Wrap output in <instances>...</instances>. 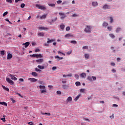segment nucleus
Wrapping results in <instances>:
<instances>
[{
  "label": "nucleus",
  "instance_id": "f257e3e1",
  "mask_svg": "<svg viewBox=\"0 0 125 125\" xmlns=\"http://www.w3.org/2000/svg\"><path fill=\"white\" fill-rule=\"evenodd\" d=\"M39 88L40 89V91L41 93H47V91H46V88L44 85H40Z\"/></svg>",
  "mask_w": 125,
  "mask_h": 125
},
{
  "label": "nucleus",
  "instance_id": "f03ea898",
  "mask_svg": "<svg viewBox=\"0 0 125 125\" xmlns=\"http://www.w3.org/2000/svg\"><path fill=\"white\" fill-rule=\"evenodd\" d=\"M84 32L87 33V34H90L91 33V26L90 25H86L84 30Z\"/></svg>",
  "mask_w": 125,
  "mask_h": 125
},
{
  "label": "nucleus",
  "instance_id": "7ed1b4c3",
  "mask_svg": "<svg viewBox=\"0 0 125 125\" xmlns=\"http://www.w3.org/2000/svg\"><path fill=\"white\" fill-rule=\"evenodd\" d=\"M55 40L54 39H50L49 38H47V43H44L43 45L44 46H49V43H51L54 42Z\"/></svg>",
  "mask_w": 125,
  "mask_h": 125
},
{
  "label": "nucleus",
  "instance_id": "20e7f679",
  "mask_svg": "<svg viewBox=\"0 0 125 125\" xmlns=\"http://www.w3.org/2000/svg\"><path fill=\"white\" fill-rule=\"evenodd\" d=\"M31 57H34L35 58H42V54H34L33 55H30Z\"/></svg>",
  "mask_w": 125,
  "mask_h": 125
},
{
  "label": "nucleus",
  "instance_id": "39448f33",
  "mask_svg": "<svg viewBox=\"0 0 125 125\" xmlns=\"http://www.w3.org/2000/svg\"><path fill=\"white\" fill-rule=\"evenodd\" d=\"M36 6L38 7L39 9H41V10H45L46 9V7L44 6H42L41 5L36 4Z\"/></svg>",
  "mask_w": 125,
  "mask_h": 125
},
{
  "label": "nucleus",
  "instance_id": "423d86ee",
  "mask_svg": "<svg viewBox=\"0 0 125 125\" xmlns=\"http://www.w3.org/2000/svg\"><path fill=\"white\" fill-rule=\"evenodd\" d=\"M59 15L61 17V19L62 20H64L65 19V18L66 17V15L64 13H59Z\"/></svg>",
  "mask_w": 125,
  "mask_h": 125
},
{
  "label": "nucleus",
  "instance_id": "0eeeda50",
  "mask_svg": "<svg viewBox=\"0 0 125 125\" xmlns=\"http://www.w3.org/2000/svg\"><path fill=\"white\" fill-rule=\"evenodd\" d=\"M28 81H29L30 83H36L37 82V79L34 78H29L28 79Z\"/></svg>",
  "mask_w": 125,
  "mask_h": 125
},
{
  "label": "nucleus",
  "instance_id": "6e6552de",
  "mask_svg": "<svg viewBox=\"0 0 125 125\" xmlns=\"http://www.w3.org/2000/svg\"><path fill=\"white\" fill-rule=\"evenodd\" d=\"M6 81L7 82V83H9L12 85H13V84H14V82L10 80V79H9V78H6Z\"/></svg>",
  "mask_w": 125,
  "mask_h": 125
},
{
  "label": "nucleus",
  "instance_id": "1a4fd4ad",
  "mask_svg": "<svg viewBox=\"0 0 125 125\" xmlns=\"http://www.w3.org/2000/svg\"><path fill=\"white\" fill-rule=\"evenodd\" d=\"M92 5L94 7H96V6H98V2H97V1H93L92 2Z\"/></svg>",
  "mask_w": 125,
  "mask_h": 125
},
{
  "label": "nucleus",
  "instance_id": "9d476101",
  "mask_svg": "<svg viewBox=\"0 0 125 125\" xmlns=\"http://www.w3.org/2000/svg\"><path fill=\"white\" fill-rule=\"evenodd\" d=\"M9 76L10 77L12 80H13L14 81H17V78L15 77L14 75H12V74H10L9 75Z\"/></svg>",
  "mask_w": 125,
  "mask_h": 125
},
{
  "label": "nucleus",
  "instance_id": "9b49d317",
  "mask_svg": "<svg viewBox=\"0 0 125 125\" xmlns=\"http://www.w3.org/2000/svg\"><path fill=\"white\" fill-rule=\"evenodd\" d=\"M103 9H110V6L109 5L105 4L103 7Z\"/></svg>",
  "mask_w": 125,
  "mask_h": 125
},
{
  "label": "nucleus",
  "instance_id": "f8f14e48",
  "mask_svg": "<svg viewBox=\"0 0 125 125\" xmlns=\"http://www.w3.org/2000/svg\"><path fill=\"white\" fill-rule=\"evenodd\" d=\"M22 45H24V47L27 48L28 47V46H29V45H30V42H26L25 43H23L22 44Z\"/></svg>",
  "mask_w": 125,
  "mask_h": 125
},
{
  "label": "nucleus",
  "instance_id": "ddd939ff",
  "mask_svg": "<svg viewBox=\"0 0 125 125\" xmlns=\"http://www.w3.org/2000/svg\"><path fill=\"white\" fill-rule=\"evenodd\" d=\"M56 20H57V18H56L54 19H52L51 21H48V22L49 24H52V23H54Z\"/></svg>",
  "mask_w": 125,
  "mask_h": 125
},
{
  "label": "nucleus",
  "instance_id": "4468645a",
  "mask_svg": "<svg viewBox=\"0 0 125 125\" xmlns=\"http://www.w3.org/2000/svg\"><path fill=\"white\" fill-rule=\"evenodd\" d=\"M36 62L38 63V64H42V62H43V59H38L36 60Z\"/></svg>",
  "mask_w": 125,
  "mask_h": 125
},
{
  "label": "nucleus",
  "instance_id": "2eb2a0df",
  "mask_svg": "<svg viewBox=\"0 0 125 125\" xmlns=\"http://www.w3.org/2000/svg\"><path fill=\"white\" fill-rule=\"evenodd\" d=\"M39 30H43L44 31H46L47 30H48V28L42 26L39 27Z\"/></svg>",
  "mask_w": 125,
  "mask_h": 125
},
{
  "label": "nucleus",
  "instance_id": "dca6fc26",
  "mask_svg": "<svg viewBox=\"0 0 125 125\" xmlns=\"http://www.w3.org/2000/svg\"><path fill=\"white\" fill-rule=\"evenodd\" d=\"M11 58H12V54H11L10 53H8L7 54V59L8 60H9L11 59Z\"/></svg>",
  "mask_w": 125,
  "mask_h": 125
},
{
  "label": "nucleus",
  "instance_id": "f3484780",
  "mask_svg": "<svg viewBox=\"0 0 125 125\" xmlns=\"http://www.w3.org/2000/svg\"><path fill=\"white\" fill-rule=\"evenodd\" d=\"M73 37H74V36H73V35L70 34H66V35H65V38H73Z\"/></svg>",
  "mask_w": 125,
  "mask_h": 125
},
{
  "label": "nucleus",
  "instance_id": "a211bd4d",
  "mask_svg": "<svg viewBox=\"0 0 125 125\" xmlns=\"http://www.w3.org/2000/svg\"><path fill=\"white\" fill-rule=\"evenodd\" d=\"M81 94H79L77 96V97L74 99V101L75 102H77L78 100L80 98V97L81 96Z\"/></svg>",
  "mask_w": 125,
  "mask_h": 125
},
{
  "label": "nucleus",
  "instance_id": "6ab92c4d",
  "mask_svg": "<svg viewBox=\"0 0 125 125\" xmlns=\"http://www.w3.org/2000/svg\"><path fill=\"white\" fill-rule=\"evenodd\" d=\"M41 114L43 116L46 115V116H51V114L50 113H47L46 112L43 113L42 112H41Z\"/></svg>",
  "mask_w": 125,
  "mask_h": 125
},
{
  "label": "nucleus",
  "instance_id": "aec40b11",
  "mask_svg": "<svg viewBox=\"0 0 125 125\" xmlns=\"http://www.w3.org/2000/svg\"><path fill=\"white\" fill-rule=\"evenodd\" d=\"M62 88H63V89H67V88H68V87H69V85H62Z\"/></svg>",
  "mask_w": 125,
  "mask_h": 125
},
{
  "label": "nucleus",
  "instance_id": "412c9836",
  "mask_svg": "<svg viewBox=\"0 0 125 125\" xmlns=\"http://www.w3.org/2000/svg\"><path fill=\"white\" fill-rule=\"evenodd\" d=\"M72 100V97H68L67 99V102H71Z\"/></svg>",
  "mask_w": 125,
  "mask_h": 125
},
{
  "label": "nucleus",
  "instance_id": "4be33fe9",
  "mask_svg": "<svg viewBox=\"0 0 125 125\" xmlns=\"http://www.w3.org/2000/svg\"><path fill=\"white\" fill-rule=\"evenodd\" d=\"M38 68H39V69H40L41 70H43V69H44V66L43 65H39L38 66Z\"/></svg>",
  "mask_w": 125,
  "mask_h": 125
},
{
  "label": "nucleus",
  "instance_id": "5701e85b",
  "mask_svg": "<svg viewBox=\"0 0 125 125\" xmlns=\"http://www.w3.org/2000/svg\"><path fill=\"white\" fill-rule=\"evenodd\" d=\"M80 76L81 78H85V77H86V74L85 73H82Z\"/></svg>",
  "mask_w": 125,
  "mask_h": 125
},
{
  "label": "nucleus",
  "instance_id": "b1692460",
  "mask_svg": "<svg viewBox=\"0 0 125 125\" xmlns=\"http://www.w3.org/2000/svg\"><path fill=\"white\" fill-rule=\"evenodd\" d=\"M31 75L33 76V77H38V73L36 72H32Z\"/></svg>",
  "mask_w": 125,
  "mask_h": 125
},
{
  "label": "nucleus",
  "instance_id": "393cba45",
  "mask_svg": "<svg viewBox=\"0 0 125 125\" xmlns=\"http://www.w3.org/2000/svg\"><path fill=\"white\" fill-rule=\"evenodd\" d=\"M39 37H43L44 36V33L43 32H40L38 34Z\"/></svg>",
  "mask_w": 125,
  "mask_h": 125
},
{
  "label": "nucleus",
  "instance_id": "a878e982",
  "mask_svg": "<svg viewBox=\"0 0 125 125\" xmlns=\"http://www.w3.org/2000/svg\"><path fill=\"white\" fill-rule=\"evenodd\" d=\"M49 6H51V7H55V4L54 3H49L48 4Z\"/></svg>",
  "mask_w": 125,
  "mask_h": 125
},
{
  "label": "nucleus",
  "instance_id": "bb28decb",
  "mask_svg": "<svg viewBox=\"0 0 125 125\" xmlns=\"http://www.w3.org/2000/svg\"><path fill=\"white\" fill-rule=\"evenodd\" d=\"M46 18V15H43L42 16L40 17V19H45Z\"/></svg>",
  "mask_w": 125,
  "mask_h": 125
},
{
  "label": "nucleus",
  "instance_id": "cd10ccee",
  "mask_svg": "<svg viewBox=\"0 0 125 125\" xmlns=\"http://www.w3.org/2000/svg\"><path fill=\"white\" fill-rule=\"evenodd\" d=\"M2 87H3L4 90H6V91H9V89L8 88L5 87V86H4V85H2Z\"/></svg>",
  "mask_w": 125,
  "mask_h": 125
},
{
  "label": "nucleus",
  "instance_id": "c85d7f7f",
  "mask_svg": "<svg viewBox=\"0 0 125 125\" xmlns=\"http://www.w3.org/2000/svg\"><path fill=\"white\" fill-rule=\"evenodd\" d=\"M0 104L1 105H4V106H7V103H6L4 102H0Z\"/></svg>",
  "mask_w": 125,
  "mask_h": 125
},
{
  "label": "nucleus",
  "instance_id": "c756f323",
  "mask_svg": "<svg viewBox=\"0 0 125 125\" xmlns=\"http://www.w3.org/2000/svg\"><path fill=\"white\" fill-rule=\"evenodd\" d=\"M75 84L76 86H80L81 85V83L80 82H76Z\"/></svg>",
  "mask_w": 125,
  "mask_h": 125
},
{
  "label": "nucleus",
  "instance_id": "7c9ffc66",
  "mask_svg": "<svg viewBox=\"0 0 125 125\" xmlns=\"http://www.w3.org/2000/svg\"><path fill=\"white\" fill-rule=\"evenodd\" d=\"M60 27L61 30H63L65 28V25H64V24H61L60 25Z\"/></svg>",
  "mask_w": 125,
  "mask_h": 125
},
{
  "label": "nucleus",
  "instance_id": "2f4dec72",
  "mask_svg": "<svg viewBox=\"0 0 125 125\" xmlns=\"http://www.w3.org/2000/svg\"><path fill=\"white\" fill-rule=\"evenodd\" d=\"M55 58L56 59H59V60H62V59H63V57H60L59 56H55Z\"/></svg>",
  "mask_w": 125,
  "mask_h": 125
},
{
  "label": "nucleus",
  "instance_id": "473e14b6",
  "mask_svg": "<svg viewBox=\"0 0 125 125\" xmlns=\"http://www.w3.org/2000/svg\"><path fill=\"white\" fill-rule=\"evenodd\" d=\"M107 26H108V23L107 22H104L103 23V27H107Z\"/></svg>",
  "mask_w": 125,
  "mask_h": 125
},
{
  "label": "nucleus",
  "instance_id": "72a5a7b5",
  "mask_svg": "<svg viewBox=\"0 0 125 125\" xmlns=\"http://www.w3.org/2000/svg\"><path fill=\"white\" fill-rule=\"evenodd\" d=\"M80 92H81V93H84L85 92V89H80Z\"/></svg>",
  "mask_w": 125,
  "mask_h": 125
},
{
  "label": "nucleus",
  "instance_id": "f704fd0d",
  "mask_svg": "<svg viewBox=\"0 0 125 125\" xmlns=\"http://www.w3.org/2000/svg\"><path fill=\"white\" fill-rule=\"evenodd\" d=\"M121 30H122V29L120 27H118L116 29V33H118L120 32V31H121Z\"/></svg>",
  "mask_w": 125,
  "mask_h": 125
},
{
  "label": "nucleus",
  "instance_id": "c9c22d12",
  "mask_svg": "<svg viewBox=\"0 0 125 125\" xmlns=\"http://www.w3.org/2000/svg\"><path fill=\"white\" fill-rule=\"evenodd\" d=\"M87 80H88V81H89L90 82H92V77L88 76L87 77Z\"/></svg>",
  "mask_w": 125,
  "mask_h": 125
},
{
  "label": "nucleus",
  "instance_id": "e433bc0d",
  "mask_svg": "<svg viewBox=\"0 0 125 125\" xmlns=\"http://www.w3.org/2000/svg\"><path fill=\"white\" fill-rule=\"evenodd\" d=\"M58 54H62L64 56H65V54L64 53L61 52L60 51H58Z\"/></svg>",
  "mask_w": 125,
  "mask_h": 125
},
{
  "label": "nucleus",
  "instance_id": "4c0bfd02",
  "mask_svg": "<svg viewBox=\"0 0 125 125\" xmlns=\"http://www.w3.org/2000/svg\"><path fill=\"white\" fill-rule=\"evenodd\" d=\"M84 57L86 58V59H88V58L89 57V55L86 54L84 55Z\"/></svg>",
  "mask_w": 125,
  "mask_h": 125
},
{
  "label": "nucleus",
  "instance_id": "58836bf2",
  "mask_svg": "<svg viewBox=\"0 0 125 125\" xmlns=\"http://www.w3.org/2000/svg\"><path fill=\"white\" fill-rule=\"evenodd\" d=\"M70 42L73 44H77V42L76 41H72Z\"/></svg>",
  "mask_w": 125,
  "mask_h": 125
},
{
  "label": "nucleus",
  "instance_id": "ea45409f",
  "mask_svg": "<svg viewBox=\"0 0 125 125\" xmlns=\"http://www.w3.org/2000/svg\"><path fill=\"white\" fill-rule=\"evenodd\" d=\"M109 36L111 37L112 39H114L115 38V35H114L113 34H109Z\"/></svg>",
  "mask_w": 125,
  "mask_h": 125
},
{
  "label": "nucleus",
  "instance_id": "a19ab883",
  "mask_svg": "<svg viewBox=\"0 0 125 125\" xmlns=\"http://www.w3.org/2000/svg\"><path fill=\"white\" fill-rule=\"evenodd\" d=\"M7 14H8V12L6 11V12H4L3 14V17H4V16L7 15Z\"/></svg>",
  "mask_w": 125,
  "mask_h": 125
},
{
  "label": "nucleus",
  "instance_id": "79ce46f5",
  "mask_svg": "<svg viewBox=\"0 0 125 125\" xmlns=\"http://www.w3.org/2000/svg\"><path fill=\"white\" fill-rule=\"evenodd\" d=\"M5 21H7V22H8V23H9V24H12V22H11V21H9V20H8V19H5Z\"/></svg>",
  "mask_w": 125,
  "mask_h": 125
},
{
  "label": "nucleus",
  "instance_id": "37998d69",
  "mask_svg": "<svg viewBox=\"0 0 125 125\" xmlns=\"http://www.w3.org/2000/svg\"><path fill=\"white\" fill-rule=\"evenodd\" d=\"M0 54L2 56L4 55L5 54L4 50L0 51Z\"/></svg>",
  "mask_w": 125,
  "mask_h": 125
},
{
  "label": "nucleus",
  "instance_id": "c03bdc74",
  "mask_svg": "<svg viewBox=\"0 0 125 125\" xmlns=\"http://www.w3.org/2000/svg\"><path fill=\"white\" fill-rule=\"evenodd\" d=\"M35 70L36 71V72H42V70L38 68H35Z\"/></svg>",
  "mask_w": 125,
  "mask_h": 125
},
{
  "label": "nucleus",
  "instance_id": "a18cd8bd",
  "mask_svg": "<svg viewBox=\"0 0 125 125\" xmlns=\"http://www.w3.org/2000/svg\"><path fill=\"white\" fill-rule=\"evenodd\" d=\"M110 23H113V21H114V20L113 19V17H110Z\"/></svg>",
  "mask_w": 125,
  "mask_h": 125
},
{
  "label": "nucleus",
  "instance_id": "49530a36",
  "mask_svg": "<svg viewBox=\"0 0 125 125\" xmlns=\"http://www.w3.org/2000/svg\"><path fill=\"white\" fill-rule=\"evenodd\" d=\"M72 76H73V74H69L66 75V76L69 77V78H72Z\"/></svg>",
  "mask_w": 125,
  "mask_h": 125
},
{
  "label": "nucleus",
  "instance_id": "de8ad7c7",
  "mask_svg": "<svg viewBox=\"0 0 125 125\" xmlns=\"http://www.w3.org/2000/svg\"><path fill=\"white\" fill-rule=\"evenodd\" d=\"M21 8H24L25 7V4L22 3V4L21 5Z\"/></svg>",
  "mask_w": 125,
  "mask_h": 125
},
{
  "label": "nucleus",
  "instance_id": "09e8293b",
  "mask_svg": "<svg viewBox=\"0 0 125 125\" xmlns=\"http://www.w3.org/2000/svg\"><path fill=\"white\" fill-rule=\"evenodd\" d=\"M62 2V0H59L57 1V3H58V4H60V3H61Z\"/></svg>",
  "mask_w": 125,
  "mask_h": 125
},
{
  "label": "nucleus",
  "instance_id": "8fccbe9b",
  "mask_svg": "<svg viewBox=\"0 0 125 125\" xmlns=\"http://www.w3.org/2000/svg\"><path fill=\"white\" fill-rule=\"evenodd\" d=\"M71 53H72V51H69L66 52V54H67V55H70V54H71Z\"/></svg>",
  "mask_w": 125,
  "mask_h": 125
},
{
  "label": "nucleus",
  "instance_id": "3c124183",
  "mask_svg": "<svg viewBox=\"0 0 125 125\" xmlns=\"http://www.w3.org/2000/svg\"><path fill=\"white\" fill-rule=\"evenodd\" d=\"M57 94H58L59 95H61L62 92L60 91H57Z\"/></svg>",
  "mask_w": 125,
  "mask_h": 125
},
{
  "label": "nucleus",
  "instance_id": "603ef678",
  "mask_svg": "<svg viewBox=\"0 0 125 125\" xmlns=\"http://www.w3.org/2000/svg\"><path fill=\"white\" fill-rule=\"evenodd\" d=\"M66 31H67V32H68V31H70V26H67L66 28Z\"/></svg>",
  "mask_w": 125,
  "mask_h": 125
},
{
  "label": "nucleus",
  "instance_id": "864d4df0",
  "mask_svg": "<svg viewBox=\"0 0 125 125\" xmlns=\"http://www.w3.org/2000/svg\"><path fill=\"white\" fill-rule=\"evenodd\" d=\"M113 107H115L116 108H118L119 107V105H117L116 104H113Z\"/></svg>",
  "mask_w": 125,
  "mask_h": 125
},
{
  "label": "nucleus",
  "instance_id": "5fc2aeb1",
  "mask_svg": "<svg viewBox=\"0 0 125 125\" xmlns=\"http://www.w3.org/2000/svg\"><path fill=\"white\" fill-rule=\"evenodd\" d=\"M57 69V67L56 66H53L52 68V71H54V70H56Z\"/></svg>",
  "mask_w": 125,
  "mask_h": 125
},
{
  "label": "nucleus",
  "instance_id": "6e6d98bb",
  "mask_svg": "<svg viewBox=\"0 0 125 125\" xmlns=\"http://www.w3.org/2000/svg\"><path fill=\"white\" fill-rule=\"evenodd\" d=\"M7 2H9V3H11L12 2V0H6Z\"/></svg>",
  "mask_w": 125,
  "mask_h": 125
},
{
  "label": "nucleus",
  "instance_id": "4d7b16f0",
  "mask_svg": "<svg viewBox=\"0 0 125 125\" xmlns=\"http://www.w3.org/2000/svg\"><path fill=\"white\" fill-rule=\"evenodd\" d=\"M83 49H87V48H88V47L87 46H83Z\"/></svg>",
  "mask_w": 125,
  "mask_h": 125
},
{
  "label": "nucleus",
  "instance_id": "13d9d810",
  "mask_svg": "<svg viewBox=\"0 0 125 125\" xmlns=\"http://www.w3.org/2000/svg\"><path fill=\"white\" fill-rule=\"evenodd\" d=\"M107 30H108L109 31H112V27H111V26L108 27Z\"/></svg>",
  "mask_w": 125,
  "mask_h": 125
},
{
  "label": "nucleus",
  "instance_id": "bf43d9fd",
  "mask_svg": "<svg viewBox=\"0 0 125 125\" xmlns=\"http://www.w3.org/2000/svg\"><path fill=\"white\" fill-rule=\"evenodd\" d=\"M75 77L76 78V79H79V75L75 74Z\"/></svg>",
  "mask_w": 125,
  "mask_h": 125
},
{
  "label": "nucleus",
  "instance_id": "052dcab7",
  "mask_svg": "<svg viewBox=\"0 0 125 125\" xmlns=\"http://www.w3.org/2000/svg\"><path fill=\"white\" fill-rule=\"evenodd\" d=\"M11 101H12L13 103H15L16 102V101H15V100H14L13 98H11Z\"/></svg>",
  "mask_w": 125,
  "mask_h": 125
},
{
  "label": "nucleus",
  "instance_id": "680f3d73",
  "mask_svg": "<svg viewBox=\"0 0 125 125\" xmlns=\"http://www.w3.org/2000/svg\"><path fill=\"white\" fill-rule=\"evenodd\" d=\"M0 120L2 121V122H5V118H1Z\"/></svg>",
  "mask_w": 125,
  "mask_h": 125
},
{
  "label": "nucleus",
  "instance_id": "e2e57ef3",
  "mask_svg": "<svg viewBox=\"0 0 125 125\" xmlns=\"http://www.w3.org/2000/svg\"><path fill=\"white\" fill-rule=\"evenodd\" d=\"M92 78L93 79V81H96V77L94 76H92Z\"/></svg>",
  "mask_w": 125,
  "mask_h": 125
},
{
  "label": "nucleus",
  "instance_id": "0e129e2a",
  "mask_svg": "<svg viewBox=\"0 0 125 125\" xmlns=\"http://www.w3.org/2000/svg\"><path fill=\"white\" fill-rule=\"evenodd\" d=\"M83 120L86 121V122H89V119H87V118H83Z\"/></svg>",
  "mask_w": 125,
  "mask_h": 125
},
{
  "label": "nucleus",
  "instance_id": "69168bd1",
  "mask_svg": "<svg viewBox=\"0 0 125 125\" xmlns=\"http://www.w3.org/2000/svg\"><path fill=\"white\" fill-rule=\"evenodd\" d=\"M28 124L29 125H33V122H29L28 123Z\"/></svg>",
  "mask_w": 125,
  "mask_h": 125
},
{
  "label": "nucleus",
  "instance_id": "338daca9",
  "mask_svg": "<svg viewBox=\"0 0 125 125\" xmlns=\"http://www.w3.org/2000/svg\"><path fill=\"white\" fill-rule=\"evenodd\" d=\"M35 51V52H39L40 51V49H36Z\"/></svg>",
  "mask_w": 125,
  "mask_h": 125
},
{
  "label": "nucleus",
  "instance_id": "774afa93",
  "mask_svg": "<svg viewBox=\"0 0 125 125\" xmlns=\"http://www.w3.org/2000/svg\"><path fill=\"white\" fill-rule=\"evenodd\" d=\"M19 81H20L21 82H24V79L22 78H20L19 79Z\"/></svg>",
  "mask_w": 125,
  "mask_h": 125
}]
</instances>
